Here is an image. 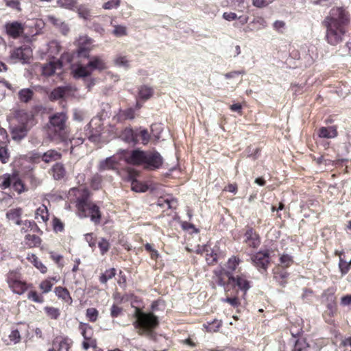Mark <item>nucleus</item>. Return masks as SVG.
I'll return each instance as SVG.
<instances>
[{"instance_id":"37998d69","label":"nucleus","mask_w":351,"mask_h":351,"mask_svg":"<svg viewBox=\"0 0 351 351\" xmlns=\"http://www.w3.org/2000/svg\"><path fill=\"white\" fill-rule=\"evenodd\" d=\"M54 283L51 280L45 279L42 281L39 285V289L42 291L43 293H47L51 291Z\"/></svg>"},{"instance_id":"4be33fe9","label":"nucleus","mask_w":351,"mask_h":351,"mask_svg":"<svg viewBox=\"0 0 351 351\" xmlns=\"http://www.w3.org/2000/svg\"><path fill=\"white\" fill-rule=\"evenodd\" d=\"M62 154L53 149L48 150L41 156L42 160L46 163L57 161L60 160Z\"/></svg>"},{"instance_id":"864d4df0","label":"nucleus","mask_w":351,"mask_h":351,"mask_svg":"<svg viewBox=\"0 0 351 351\" xmlns=\"http://www.w3.org/2000/svg\"><path fill=\"white\" fill-rule=\"evenodd\" d=\"M121 3V0H109L104 3L102 8L105 10H112L117 8Z\"/></svg>"},{"instance_id":"8fccbe9b","label":"nucleus","mask_w":351,"mask_h":351,"mask_svg":"<svg viewBox=\"0 0 351 351\" xmlns=\"http://www.w3.org/2000/svg\"><path fill=\"white\" fill-rule=\"evenodd\" d=\"M241 260L237 256L230 258L227 263V267L232 271H234L237 267L239 265Z\"/></svg>"},{"instance_id":"e2e57ef3","label":"nucleus","mask_w":351,"mask_h":351,"mask_svg":"<svg viewBox=\"0 0 351 351\" xmlns=\"http://www.w3.org/2000/svg\"><path fill=\"white\" fill-rule=\"evenodd\" d=\"M10 340L14 343H17L21 340V335L18 330H14L9 335Z\"/></svg>"},{"instance_id":"bf43d9fd","label":"nucleus","mask_w":351,"mask_h":351,"mask_svg":"<svg viewBox=\"0 0 351 351\" xmlns=\"http://www.w3.org/2000/svg\"><path fill=\"white\" fill-rule=\"evenodd\" d=\"M5 5L12 9L21 11L19 0H5Z\"/></svg>"},{"instance_id":"ddd939ff","label":"nucleus","mask_w":351,"mask_h":351,"mask_svg":"<svg viewBox=\"0 0 351 351\" xmlns=\"http://www.w3.org/2000/svg\"><path fill=\"white\" fill-rule=\"evenodd\" d=\"M245 243L250 247L257 248L261 244L258 234L251 228H249L245 233Z\"/></svg>"},{"instance_id":"338daca9","label":"nucleus","mask_w":351,"mask_h":351,"mask_svg":"<svg viewBox=\"0 0 351 351\" xmlns=\"http://www.w3.org/2000/svg\"><path fill=\"white\" fill-rule=\"evenodd\" d=\"M273 0H253L252 4L257 8H263L271 3Z\"/></svg>"},{"instance_id":"423d86ee","label":"nucleus","mask_w":351,"mask_h":351,"mask_svg":"<svg viewBox=\"0 0 351 351\" xmlns=\"http://www.w3.org/2000/svg\"><path fill=\"white\" fill-rule=\"evenodd\" d=\"M7 282L12 292L19 295L23 294L27 289L25 282L19 279L18 274L14 271L9 272L7 276Z\"/></svg>"},{"instance_id":"13d9d810","label":"nucleus","mask_w":351,"mask_h":351,"mask_svg":"<svg viewBox=\"0 0 351 351\" xmlns=\"http://www.w3.org/2000/svg\"><path fill=\"white\" fill-rule=\"evenodd\" d=\"M8 142L6 130L0 125V146H5Z\"/></svg>"},{"instance_id":"2eb2a0df","label":"nucleus","mask_w":351,"mask_h":351,"mask_svg":"<svg viewBox=\"0 0 351 351\" xmlns=\"http://www.w3.org/2000/svg\"><path fill=\"white\" fill-rule=\"evenodd\" d=\"M62 64L60 61H50L42 67L43 75L45 76H51L56 73L57 71H61Z\"/></svg>"},{"instance_id":"ea45409f","label":"nucleus","mask_w":351,"mask_h":351,"mask_svg":"<svg viewBox=\"0 0 351 351\" xmlns=\"http://www.w3.org/2000/svg\"><path fill=\"white\" fill-rule=\"evenodd\" d=\"M22 209L21 208H16L10 209L9 211L6 213V217L10 220H19V217L22 215Z\"/></svg>"},{"instance_id":"c03bdc74","label":"nucleus","mask_w":351,"mask_h":351,"mask_svg":"<svg viewBox=\"0 0 351 351\" xmlns=\"http://www.w3.org/2000/svg\"><path fill=\"white\" fill-rule=\"evenodd\" d=\"M71 341L68 338H62L58 342V351H69L71 347Z\"/></svg>"},{"instance_id":"0eeeda50","label":"nucleus","mask_w":351,"mask_h":351,"mask_svg":"<svg viewBox=\"0 0 351 351\" xmlns=\"http://www.w3.org/2000/svg\"><path fill=\"white\" fill-rule=\"evenodd\" d=\"M93 40L87 36H80L77 40V53L79 57L89 58L92 50Z\"/></svg>"},{"instance_id":"79ce46f5","label":"nucleus","mask_w":351,"mask_h":351,"mask_svg":"<svg viewBox=\"0 0 351 351\" xmlns=\"http://www.w3.org/2000/svg\"><path fill=\"white\" fill-rule=\"evenodd\" d=\"M116 275V270L114 268L106 270V271L101 274L99 278V280L101 283H106L108 280L112 279Z\"/></svg>"},{"instance_id":"f8f14e48","label":"nucleus","mask_w":351,"mask_h":351,"mask_svg":"<svg viewBox=\"0 0 351 351\" xmlns=\"http://www.w3.org/2000/svg\"><path fill=\"white\" fill-rule=\"evenodd\" d=\"M5 27L7 34L14 38H18L24 30L22 23L18 21L7 23Z\"/></svg>"},{"instance_id":"f704fd0d","label":"nucleus","mask_w":351,"mask_h":351,"mask_svg":"<svg viewBox=\"0 0 351 351\" xmlns=\"http://www.w3.org/2000/svg\"><path fill=\"white\" fill-rule=\"evenodd\" d=\"M25 243L29 247H36L40 243V239L35 234H27L25 237Z\"/></svg>"},{"instance_id":"052dcab7","label":"nucleus","mask_w":351,"mask_h":351,"mask_svg":"<svg viewBox=\"0 0 351 351\" xmlns=\"http://www.w3.org/2000/svg\"><path fill=\"white\" fill-rule=\"evenodd\" d=\"M164 203H159V205L164 206V204H167L168 208H176L178 203L176 199L167 198L163 200Z\"/></svg>"},{"instance_id":"20e7f679","label":"nucleus","mask_w":351,"mask_h":351,"mask_svg":"<svg viewBox=\"0 0 351 351\" xmlns=\"http://www.w3.org/2000/svg\"><path fill=\"white\" fill-rule=\"evenodd\" d=\"M136 320L133 325L141 335L150 333L158 324V320L153 313H145L138 310L136 313Z\"/></svg>"},{"instance_id":"a18cd8bd","label":"nucleus","mask_w":351,"mask_h":351,"mask_svg":"<svg viewBox=\"0 0 351 351\" xmlns=\"http://www.w3.org/2000/svg\"><path fill=\"white\" fill-rule=\"evenodd\" d=\"M99 315L98 311L95 308H88L86 309V316L88 319V320L91 322H95Z\"/></svg>"},{"instance_id":"9b49d317","label":"nucleus","mask_w":351,"mask_h":351,"mask_svg":"<svg viewBox=\"0 0 351 351\" xmlns=\"http://www.w3.org/2000/svg\"><path fill=\"white\" fill-rule=\"evenodd\" d=\"M234 283L239 287L240 290L243 291V297L245 295L247 291L250 288V282L244 275L237 276L230 275V281L228 283Z\"/></svg>"},{"instance_id":"69168bd1","label":"nucleus","mask_w":351,"mask_h":351,"mask_svg":"<svg viewBox=\"0 0 351 351\" xmlns=\"http://www.w3.org/2000/svg\"><path fill=\"white\" fill-rule=\"evenodd\" d=\"M47 21L50 23L51 24L55 25L56 27H58L60 24L62 23V21L57 18L56 16L53 15H48L47 16Z\"/></svg>"},{"instance_id":"0e129e2a","label":"nucleus","mask_w":351,"mask_h":351,"mask_svg":"<svg viewBox=\"0 0 351 351\" xmlns=\"http://www.w3.org/2000/svg\"><path fill=\"white\" fill-rule=\"evenodd\" d=\"M53 226L56 232H62L64 230L63 223L58 218L53 219Z\"/></svg>"},{"instance_id":"2f4dec72","label":"nucleus","mask_w":351,"mask_h":351,"mask_svg":"<svg viewBox=\"0 0 351 351\" xmlns=\"http://www.w3.org/2000/svg\"><path fill=\"white\" fill-rule=\"evenodd\" d=\"M16 178V174H8L5 173L0 177V180L1 181L0 186L1 189H5L10 186L11 184L13 182L14 179Z\"/></svg>"},{"instance_id":"58836bf2","label":"nucleus","mask_w":351,"mask_h":351,"mask_svg":"<svg viewBox=\"0 0 351 351\" xmlns=\"http://www.w3.org/2000/svg\"><path fill=\"white\" fill-rule=\"evenodd\" d=\"M44 311L47 317L50 319H57L60 315V310L58 308L46 306L44 308Z\"/></svg>"},{"instance_id":"c9c22d12","label":"nucleus","mask_w":351,"mask_h":351,"mask_svg":"<svg viewBox=\"0 0 351 351\" xmlns=\"http://www.w3.org/2000/svg\"><path fill=\"white\" fill-rule=\"evenodd\" d=\"M153 89L147 86H141L139 88V97L144 100L149 99L153 95Z\"/></svg>"},{"instance_id":"3c124183","label":"nucleus","mask_w":351,"mask_h":351,"mask_svg":"<svg viewBox=\"0 0 351 351\" xmlns=\"http://www.w3.org/2000/svg\"><path fill=\"white\" fill-rule=\"evenodd\" d=\"M114 61L117 66H123L124 68L129 67V61L126 56H119Z\"/></svg>"},{"instance_id":"4c0bfd02","label":"nucleus","mask_w":351,"mask_h":351,"mask_svg":"<svg viewBox=\"0 0 351 351\" xmlns=\"http://www.w3.org/2000/svg\"><path fill=\"white\" fill-rule=\"evenodd\" d=\"M293 351H310V347L305 339H299L296 341Z\"/></svg>"},{"instance_id":"f3484780","label":"nucleus","mask_w":351,"mask_h":351,"mask_svg":"<svg viewBox=\"0 0 351 351\" xmlns=\"http://www.w3.org/2000/svg\"><path fill=\"white\" fill-rule=\"evenodd\" d=\"M118 161L114 156L108 157L101 160L99 165V170L100 171L107 170H114L117 168Z\"/></svg>"},{"instance_id":"de8ad7c7","label":"nucleus","mask_w":351,"mask_h":351,"mask_svg":"<svg viewBox=\"0 0 351 351\" xmlns=\"http://www.w3.org/2000/svg\"><path fill=\"white\" fill-rule=\"evenodd\" d=\"M339 255L341 256V253L339 254ZM350 265H351V259H350V261L348 263L346 261H344L341 256L339 257V267L340 271L343 275H344L348 272Z\"/></svg>"},{"instance_id":"a211bd4d","label":"nucleus","mask_w":351,"mask_h":351,"mask_svg":"<svg viewBox=\"0 0 351 351\" xmlns=\"http://www.w3.org/2000/svg\"><path fill=\"white\" fill-rule=\"evenodd\" d=\"M50 173L55 180L62 179L66 175V169L62 163L57 162L51 167Z\"/></svg>"},{"instance_id":"7ed1b4c3","label":"nucleus","mask_w":351,"mask_h":351,"mask_svg":"<svg viewBox=\"0 0 351 351\" xmlns=\"http://www.w3.org/2000/svg\"><path fill=\"white\" fill-rule=\"evenodd\" d=\"M76 206L80 217H90L92 221L99 223L101 219L99 208L88 199L87 194L77 198Z\"/></svg>"},{"instance_id":"c756f323","label":"nucleus","mask_w":351,"mask_h":351,"mask_svg":"<svg viewBox=\"0 0 351 351\" xmlns=\"http://www.w3.org/2000/svg\"><path fill=\"white\" fill-rule=\"evenodd\" d=\"M27 258L32 263L41 273L45 274L47 271V268L44 265L38 258V257L34 254H28Z\"/></svg>"},{"instance_id":"f03ea898","label":"nucleus","mask_w":351,"mask_h":351,"mask_svg":"<svg viewBox=\"0 0 351 351\" xmlns=\"http://www.w3.org/2000/svg\"><path fill=\"white\" fill-rule=\"evenodd\" d=\"M18 125L12 128L11 134L13 140L21 141L26 136L29 130L35 124L34 116L23 110L16 114Z\"/></svg>"},{"instance_id":"7c9ffc66","label":"nucleus","mask_w":351,"mask_h":351,"mask_svg":"<svg viewBox=\"0 0 351 351\" xmlns=\"http://www.w3.org/2000/svg\"><path fill=\"white\" fill-rule=\"evenodd\" d=\"M56 4L58 7L64 9L73 10L77 8V0H57Z\"/></svg>"},{"instance_id":"bb28decb","label":"nucleus","mask_w":351,"mask_h":351,"mask_svg":"<svg viewBox=\"0 0 351 351\" xmlns=\"http://www.w3.org/2000/svg\"><path fill=\"white\" fill-rule=\"evenodd\" d=\"M337 135L336 129L332 127H322L319 130V136L325 138H335Z\"/></svg>"},{"instance_id":"6ab92c4d","label":"nucleus","mask_w":351,"mask_h":351,"mask_svg":"<svg viewBox=\"0 0 351 351\" xmlns=\"http://www.w3.org/2000/svg\"><path fill=\"white\" fill-rule=\"evenodd\" d=\"M71 91L70 86H59L55 88L50 94L51 100L59 99L64 97Z\"/></svg>"},{"instance_id":"774afa93","label":"nucleus","mask_w":351,"mask_h":351,"mask_svg":"<svg viewBox=\"0 0 351 351\" xmlns=\"http://www.w3.org/2000/svg\"><path fill=\"white\" fill-rule=\"evenodd\" d=\"M139 136L141 138L142 143L147 145L149 141V134L147 130H142L139 132Z\"/></svg>"},{"instance_id":"412c9836","label":"nucleus","mask_w":351,"mask_h":351,"mask_svg":"<svg viewBox=\"0 0 351 351\" xmlns=\"http://www.w3.org/2000/svg\"><path fill=\"white\" fill-rule=\"evenodd\" d=\"M73 73L75 77H85L90 75L92 73L88 64L86 65H82L81 64H77L73 69Z\"/></svg>"},{"instance_id":"5701e85b","label":"nucleus","mask_w":351,"mask_h":351,"mask_svg":"<svg viewBox=\"0 0 351 351\" xmlns=\"http://www.w3.org/2000/svg\"><path fill=\"white\" fill-rule=\"evenodd\" d=\"M54 292L56 296L64 302L69 304L72 303V298L67 289L62 287H57L55 288Z\"/></svg>"},{"instance_id":"603ef678","label":"nucleus","mask_w":351,"mask_h":351,"mask_svg":"<svg viewBox=\"0 0 351 351\" xmlns=\"http://www.w3.org/2000/svg\"><path fill=\"white\" fill-rule=\"evenodd\" d=\"M14 189L17 191L18 193H21L25 191L24 184L21 182L20 179H19L17 175H16V178L12 182Z\"/></svg>"},{"instance_id":"f257e3e1","label":"nucleus","mask_w":351,"mask_h":351,"mask_svg":"<svg viewBox=\"0 0 351 351\" xmlns=\"http://www.w3.org/2000/svg\"><path fill=\"white\" fill-rule=\"evenodd\" d=\"M349 23L348 12L342 8H334L325 19L326 39L329 44L336 45L342 41L345 34V26Z\"/></svg>"},{"instance_id":"dca6fc26","label":"nucleus","mask_w":351,"mask_h":351,"mask_svg":"<svg viewBox=\"0 0 351 351\" xmlns=\"http://www.w3.org/2000/svg\"><path fill=\"white\" fill-rule=\"evenodd\" d=\"M89 58L88 64L91 72L95 70L101 71L107 69L106 63L101 56H92Z\"/></svg>"},{"instance_id":"cd10ccee","label":"nucleus","mask_w":351,"mask_h":351,"mask_svg":"<svg viewBox=\"0 0 351 351\" xmlns=\"http://www.w3.org/2000/svg\"><path fill=\"white\" fill-rule=\"evenodd\" d=\"M77 13L80 18L90 21L92 18L90 9L87 5L82 4L77 7Z\"/></svg>"},{"instance_id":"e433bc0d","label":"nucleus","mask_w":351,"mask_h":351,"mask_svg":"<svg viewBox=\"0 0 351 351\" xmlns=\"http://www.w3.org/2000/svg\"><path fill=\"white\" fill-rule=\"evenodd\" d=\"M121 138L127 143H136L134 131L131 128H125L121 134Z\"/></svg>"},{"instance_id":"39448f33","label":"nucleus","mask_w":351,"mask_h":351,"mask_svg":"<svg viewBox=\"0 0 351 351\" xmlns=\"http://www.w3.org/2000/svg\"><path fill=\"white\" fill-rule=\"evenodd\" d=\"M67 119L66 114L64 112L53 114L49 117V128H52L61 136V133L66 128Z\"/></svg>"},{"instance_id":"473e14b6","label":"nucleus","mask_w":351,"mask_h":351,"mask_svg":"<svg viewBox=\"0 0 351 351\" xmlns=\"http://www.w3.org/2000/svg\"><path fill=\"white\" fill-rule=\"evenodd\" d=\"M34 92L29 88H23L19 92V99L21 102L27 103L33 97Z\"/></svg>"},{"instance_id":"a878e982","label":"nucleus","mask_w":351,"mask_h":351,"mask_svg":"<svg viewBox=\"0 0 351 351\" xmlns=\"http://www.w3.org/2000/svg\"><path fill=\"white\" fill-rule=\"evenodd\" d=\"M35 219L38 222H47L49 220V213L47 207L45 205H42L38 207L35 213Z\"/></svg>"},{"instance_id":"393cba45","label":"nucleus","mask_w":351,"mask_h":351,"mask_svg":"<svg viewBox=\"0 0 351 351\" xmlns=\"http://www.w3.org/2000/svg\"><path fill=\"white\" fill-rule=\"evenodd\" d=\"M16 223L17 225L22 226L21 232H23V233H25V232H28L29 230H33L34 232H35L38 229L36 223L33 221L18 220L16 221Z\"/></svg>"},{"instance_id":"09e8293b","label":"nucleus","mask_w":351,"mask_h":351,"mask_svg":"<svg viewBox=\"0 0 351 351\" xmlns=\"http://www.w3.org/2000/svg\"><path fill=\"white\" fill-rule=\"evenodd\" d=\"M132 190L138 193L145 192L147 190V186L136 180H133L132 182Z\"/></svg>"},{"instance_id":"72a5a7b5","label":"nucleus","mask_w":351,"mask_h":351,"mask_svg":"<svg viewBox=\"0 0 351 351\" xmlns=\"http://www.w3.org/2000/svg\"><path fill=\"white\" fill-rule=\"evenodd\" d=\"M79 328L81 331V334L84 339L93 337L94 335V331L93 328L88 324H84L81 322L80 324Z\"/></svg>"},{"instance_id":"5fc2aeb1","label":"nucleus","mask_w":351,"mask_h":351,"mask_svg":"<svg viewBox=\"0 0 351 351\" xmlns=\"http://www.w3.org/2000/svg\"><path fill=\"white\" fill-rule=\"evenodd\" d=\"M9 158L10 155L5 146H0V161L5 164L8 162Z\"/></svg>"},{"instance_id":"4d7b16f0","label":"nucleus","mask_w":351,"mask_h":351,"mask_svg":"<svg viewBox=\"0 0 351 351\" xmlns=\"http://www.w3.org/2000/svg\"><path fill=\"white\" fill-rule=\"evenodd\" d=\"M221 301L230 304L233 307H238L241 304L239 299L236 296L227 297L224 299H222Z\"/></svg>"},{"instance_id":"b1692460","label":"nucleus","mask_w":351,"mask_h":351,"mask_svg":"<svg viewBox=\"0 0 351 351\" xmlns=\"http://www.w3.org/2000/svg\"><path fill=\"white\" fill-rule=\"evenodd\" d=\"M289 274L280 268H277L274 272V278L281 286L285 287L287 284Z\"/></svg>"},{"instance_id":"1a4fd4ad","label":"nucleus","mask_w":351,"mask_h":351,"mask_svg":"<svg viewBox=\"0 0 351 351\" xmlns=\"http://www.w3.org/2000/svg\"><path fill=\"white\" fill-rule=\"evenodd\" d=\"M32 50L29 47H19L12 51L10 58L14 62L21 61L27 62L32 57Z\"/></svg>"},{"instance_id":"9d476101","label":"nucleus","mask_w":351,"mask_h":351,"mask_svg":"<svg viewBox=\"0 0 351 351\" xmlns=\"http://www.w3.org/2000/svg\"><path fill=\"white\" fill-rule=\"evenodd\" d=\"M162 164V158L157 152H146L145 165L147 168L158 169Z\"/></svg>"},{"instance_id":"680f3d73","label":"nucleus","mask_w":351,"mask_h":351,"mask_svg":"<svg viewBox=\"0 0 351 351\" xmlns=\"http://www.w3.org/2000/svg\"><path fill=\"white\" fill-rule=\"evenodd\" d=\"M98 245L102 254H104L109 250V243L104 239H101Z\"/></svg>"},{"instance_id":"49530a36","label":"nucleus","mask_w":351,"mask_h":351,"mask_svg":"<svg viewBox=\"0 0 351 351\" xmlns=\"http://www.w3.org/2000/svg\"><path fill=\"white\" fill-rule=\"evenodd\" d=\"M97 347V340L93 337L84 339L82 342V348L84 350H87L90 348H95Z\"/></svg>"},{"instance_id":"aec40b11","label":"nucleus","mask_w":351,"mask_h":351,"mask_svg":"<svg viewBox=\"0 0 351 351\" xmlns=\"http://www.w3.org/2000/svg\"><path fill=\"white\" fill-rule=\"evenodd\" d=\"M215 277L216 278V281L217 284L220 286H224L226 282L224 280V277L226 276L228 278V282L230 281V275H232V274L228 271L225 270L223 268L220 267L214 270Z\"/></svg>"},{"instance_id":"c85d7f7f","label":"nucleus","mask_w":351,"mask_h":351,"mask_svg":"<svg viewBox=\"0 0 351 351\" xmlns=\"http://www.w3.org/2000/svg\"><path fill=\"white\" fill-rule=\"evenodd\" d=\"M60 51V46L58 42L52 40L47 44V48L45 53L48 54L49 57L54 58L59 53Z\"/></svg>"},{"instance_id":"6e6d98bb","label":"nucleus","mask_w":351,"mask_h":351,"mask_svg":"<svg viewBox=\"0 0 351 351\" xmlns=\"http://www.w3.org/2000/svg\"><path fill=\"white\" fill-rule=\"evenodd\" d=\"M27 298L36 303H42L43 298L39 295L35 291H31L27 294Z\"/></svg>"},{"instance_id":"4468645a","label":"nucleus","mask_w":351,"mask_h":351,"mask_svg":"<svg viewBox=\"0 0 351 351\" xmlns=\"http://www.w3.org/2000/svg\"><path fill=\"white\" fill-rule=\"evenodd\" d=\"M145 158L146 152L136 149L132 152L130 156L126 158V161L134 165H145Z\"/></svg>"},{"instance_id":"a19ab883","label":"nucleus","mask_w":351,"mask_h":351,"mask_svg":"<svg viewBox=\"0 0 351 351\" xmlns=\"http://www.w3.org/2000/svg\"><path fill=\"white\" fill-rule=\"evenodd\" d=\"M112 24V23H111ZM114 27L112 34L117 37H121L128 34L127 27L121 25H112Z\"/></svg>"},{"instance_id":"6e6552de","label":"nucleus","mask_w":351,"mask_h":351,"mask_svg":"<svg viewBox=\"0 0 351 351\" xmlns=\"http://www.w3.org/2000/svg\"><path fill=\"white\" fill-rule=\"evenodd\" d=\"M251 259L258 270L263 269L265 271L269 263V252L268 250L260 251L254 254Z\"/></svg>"}]
</instances>
